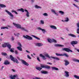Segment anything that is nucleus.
<instances>
[{
  "label": "nucleus",
  "mask_w": 79,
  "mask_h": 79,
  "mask_svg": "<svg viewBox=\"0 0 79 79\" xmlns=\"http://www.w3.org/2000/svg\"><path fill=\"white\" fill-rule=\"evenodd\" d=\"M18 44L19 46V47H22V46L21 45V44L20 43H18Z\"/></svg>",
  "instance_id": "c03bdc74"
},
{
  "label": "nucleus",
  "mask_w": 79,
  "mask_h": 79,
  "mask_svg": "<svg viewBox=\"0 0 79 79\" xmlns=\"http://www.w3.org/2000/svg\"><path fill=\"white\" fill-rule=\"evenodd\" d=\"M2 54L3 56H6L7 55V54L5 52H2Z\"/></svg>",
  "instance_id": "72a5a7b5"
},
{
  "label": "nucleus",
  "mask_w": 79,
  "mask_h": 79,
  "mask_svg": "<svg viewBox=\"0 0 79 79\" xmlns=\"http://www.w3.org/2000/svg\"><path fill=\"white\" fill-rule=\"evenodd\" d=\"M52 42H54V43H56L57 42L54 39H52Z\"/></svg>",
  "instance_id": "c9c22d12"
},
{
  "label": "nucleus",
  "mask_w": 79,
  "mask_h": 79,
  "mask_svg": "<svg viewBox=\"0 0 79 79\" xmlns=\"http://www.w3.org/2000/svg\"><path fill=\"white\" fill-rule=\"evenodd\" d=\"M12 71H13V72H15V70L13 69H11Z\"/></svg>",
  "instance_id": "bf43d9fd"
},
{
  "label": "nucleus",
  "mask_w": 79,
  "mask_h": 79,
  "mask_svg": "<svg viewBox=\"0 0 79 79\" xmlns=\"http://www.w3.org/2000/svg\"><path fill=\"white\" fill-rule=\"evenodd\" d=\"M62 21L63 22H66V21L65 20H62Z\"/></svg>",
  "instance_id": "69168bd1"
},
{
  "label": "nucleus",
  "mask_w": 79,
  "mask_h": 79,
  "mask_svg": "<svg viewBox=\"0 0 79 79\" xmlns=\"http://www.w3.org/2000/svg\"><path fill=\"white\" fill-rule=\"evenodd\" d=\"M27 58H28V59H29L30 60H31V57L29 56V55H27Z\"/></svg>",
  "instance_id": "37998d69"
},
{
  "label": "nucleus",
  "mask_w": 79,
  "mask_h": 79,
  "mask_svg": "<svg viewBox=\"0 0 79 79\" xmlns=\"http://www.w3.org/2000/svg\"><path fill=\"white\" fill-rule=\"evenodd\" d=\"M60 38L61 39H62V40H64V39L63 37H61Z\"/></svg>",
  "instance_id": "680f3d73"
},
{
  "label": "nucleus",
  "mask_w": 79,
  "mask_h": 79,
  "mask_svg": "<svg viewBox=\"0 0 79 79\" xmlns=\"http://www.w3.org/2000/svg\"><path fill=\"white\" fill-rule=\"evenodd\" d=\"M74 77L76 78V79H79V76H77V75H75L74 76Z\"/></svg>",
  "instance_id": "58836bf2"
},
{
  "label": "nucleus",
  "mask_w": 79,
  "mask_h": 79,
  "mask_svg": "<svg viewBox=\"0 0 79 79\" xmlns=\"http://www.w3.org/2000/svg\"><path fill=\"white\" fill-rule=\"evenodd\" d=\"M10 78L11 79H15V77H16V76L14 75L13 77L12 76H10Z\"/></svg>",
  "instance_id": "c85d7f7f"
},
{
  "label": "nucleus",
  "mask_w": 79,
  "mask_h": 79,
  "mask_svg": "<svg viewBox=\"0 0 79 79\" xmlns=\"http://www.w3.org/2000/svg\"><path fill=\"white\" fill-rule=\"evenodd\" d=\"M66 30H67V31H69V30L68 29V28H66Z\"/></svg>",
  "instance_id": "e2e57ef3"
},
{
  "label": "nucleus",
  "mask_w": 79,
  "mask_h": 79,
  "mask_svg": "<svg viewBox=\"0 0 79 79\" xmlns=\"http://www.w3.org/2000/svg\"><path fill=\"white\" fill-rule=\"evenodd\" d=\"M31 36H32V37H33L35 38L36 39H37L38 40H40V38H39L37 37L34 35H31Z\"/></svg>",
  "instance_id": "c756f323"
},
{
  "label": "nucleus",
  "mask_w": 79,
  "mask_h": 79,
  "mask_svg": "<svg viewBox=\"0 0 79 79\" xmlns=\"http://www.w3.org/2000/svg\"><path fill=\"white\" fill-rule=\"evenodd\" d=\"M47 64H50L51 65H52V63L50 62H47Z\"/></svg>",
  "instance_id": "09e8293b"
},
{
  "label": "nucleus",
  "mask_w": 79,
  "mask_h": 79,
  "mask_svg": "<svg viewBox=\"0 0 79 79\" xmlns=\"http://www.w3.org/2000/svg\"><path fill=\"white\" fill-rule=\"evenodd\" d=\"M15 54H18V51L17 50L15 51Z\"/></svg>",
  "instance_id": "3c124183"
},
{
  "label": "nucleus",
  "mask_w": 79,
  "mask_h": 79,
  "mask_svg": "<svg viewBox=\"0 0 79 79\" xmlns=\"http://www.w3.org/2000/svg\"><path fill=\"white\" fill-rule=\"evenodd\" d=\"M56 56H62V54H58L57 53H56Z\"/></svg>",
  "instance_id": "f704fd0d"
},
{
  "label": "nucleus",
  "mask_w": 79,
  "mask_h": 79,
  "mask_svg": "<svg viewBox=\"0 0 79 79\" xmlns=\"http://www.w3.org/2000/svg\"><path fill=\"white\" fill-rule=\"evenodd\" d=\"M18 11H22V12H24V10L23 8H21L20 9H18Z\"/></svg>",
  "instance_id": "393cba45"
},
{
  "label": "nucleus",
  "mask_w": 79,
  "mask_h": 79,
  "mask_svg": "<svg viewBox=\"0 0 79 79\" xmlns=\"http://www.w3.org/2000/svg\"><path fill=\"white\" fill-rule=\"evenodd\" d=\"M12 13H15V10H12L11 11Z\"/></svg>",
  "instance_id": "6e6d98bb"
},
{
  "label": "nucleus",
  "mask_w": 79,
  "mask_h": 79,
  "mask_svg": "<svg viewBox=\"0 0 79 79\" xmlns=\"http://www.w3.org/2000/svg\"><path fill=\"white\" fill-rule=\"evenodd\" d=\"M78 42L76 41H73L71 42V44L72 45H76V44H77Z\"/></svg>",
  "instance_id": "9d476101"
},
{
  "label": "nucleus",
  "mask_w": 79,
  "mask_h": 79,
  "mask_svg": "<svg viewBox=\"0 0 79 79\" xmlns=\"http://www.w3.org/2000/svg\"><path fill=\"white\" fill-rule=\"evenodd\" d=\"M75 2H79V0H74Z\"/></svg>",
  "instance_id": "5fc2aeb1"
},
{
  "label": "nucleus",
  "mask_w": 79,
  "mask_h": 79,
  "mask_svg": "<svg viewBox=\"0 0 79 79\" xmlns=\"http://www.w3.org/2000/svg\"><path fill=\"white\" fill-rule=\"evenodd\" d=\"M26 52L27 53H30V52L27 50H26Z\"/></svg>",
  "instance_id": "864d4df0"
},
{
  "label": "nucleus",
  "mask_w": 79,
  "mask_h": 79,
  "mask_svg": "<svg viewBox=\"0 0 79 79\" xmlns=\"http://www.w3.org/2000/svg\"><path fill=\"white\" fill-rule=\"evenodd\" d=\"M40 57H41V58H42L43 60H46V59H47V58L45 57V56L43 55L42 54H40Z\"/></svg>",
  "instance_id": "2eb2a0df"
},
{
  "label": "nucleus",
  "mask_w": 79,
  "mask_h": 79,
  "mask_svg": "<svg viewBox=\"0 0 79 79\" xmlns=\"http://www.w3.org/2000/svg\"><path fill=\"white\" fill-rule=\"evenodd\" d=\"M52 70H58V68L55 67H52Z\"/></svg>",
  "instance_id": "a211bd4d"
},
{
  "label": "nucleus",
  "mask_w": 79,
  "mask_h": 79,
  "mask_svg": "<svg viewBox=\"0 0 79 79\" xmlns=\"http://www.w3.org/2000/svg\"><path fill=\"white\" fill-rule=\"evenodd\" d=\"M48 42H49V43H52V39H48Z\"/></svg>",
  "instance_id": "2f4dec72"
},
{
  "label": "nucleus",
  "mask_w": 79,
  "mask_h": 79,
  "mask_svg": "<svg viewBox=\"0 0 79 79\" xmlns=\"http://www.w3.org/2000/svg\"><path fill=\"white\" fill-rule=\"evenodd\" d=\"M77 52H79V49H77Z\"/></svg>",
  "instance_id": "774afa93"
},
{
  "label": "nucleus",
  "mask_w": 79,
  "mask_h": 79,
  "mask_svg": "<svg viewBox=\"0 0 79 79\" xmlns=\"http://www.w3.org/2000/svg\"><path fill=\"white\" fill-rule=\"evenodd\" d=\"M25 11H26V12H27H27H28V11H27V10H25Z\"/></svg>",
  "instance_id": "0e129e2a"
},
{
  "label": "nucleus",
  "mask_w": 79,
  "mask_h": 79,
  "mask_svg": "<svg viewBox=\"0 0 79 79\" xmlns=\"http://www.w3.org/2000/svg\"><path fill=\"white\" fill-rule=\"evenodd\" d=\"M55 47H64V45H60L59 44H55Z\"/></svg>",
  "instance_id": "dca6fc26"
},
{
  "label": "nucleus",
  "mask_w": 79,
  "mask_h": 79,
  "mask_svg": "<svg viewBox=\"0 0 79 79\" xmlns=\"http://www.w3.org/2000/svg\"><path fill=\"white\" fill-rule=\"evenodd\" d=\"M73 61H75V62H78L79 63V60L76 59H73Z\"/></svg>",
  "instance_id": "473e14b6"
},
{
  "label": "nucleus",
  "mask_w": 79,
  "mask_h": 79,
  "mask_svg": "<svg viewBox=\"0 0 79 79\" xmlns=\"http://www.w3.org/2000/svg\"><path fill=\"white\" fill-rule=\"evenodd\" d=\"M43 15L44 16H48V15L47 13H44L43 14Z\"/></svg>",
  "instance_id": "a19ab883"
},
{
  "label": "nucleus",
  "mask_w": 79,
  "mask_h": 79,
  "mask_svg": "<svg viewBox=\"0 0 79 79\" xmlns=\"http://www.w3.org/2000/svg\"><path fill=\"white\" fill-rule=\"evenodd\" d=\"M37 60L39 61H40V59H39V57H38L37 58Z\"/></svg>",
  "instance_id": "603ef678"
},
{
  "label": "nucleus",
  "mask_w": 79,
  "mask_h": 79,
  "mask_svg": "<svg viewBox=\"0 0 79 79\" xmlns=\"http://www.w3.org/2000/svg\"><path fill=\"white\" fill-rule=\"evenodd\" d=\"M19 35V33H18L17 34V36H18V35Z\"/></svg>",
  "instance_id": "052dcab7"
},
{
  "label": "nucleus",
  "mask_w": 79,
  "mask_h": 79,
  "mask_svg": "<svg viewBox=\"0 0 79 79\" xmlns=\"http://www.w3.org/2000/svg\"><path fill=\"white\" fill-rule=\"evenodd\" d=\"M3 68H4V66H2V70H3Z\"/></svg>",
  "instance_id": "338daca9"
},
{
  "label": "nucleus",
  "mask_w": 79,
  "mask_h": 79,
  "mask_svg": "<svg viewBox=\"0 0 79 79\" xmlns=\"http://www.w3.org/2000/svg\"><path fill=\"white\" fill-rule=\"evenodd\" d=\"M10 63L9 61H8V60H6L4 61V64L5 65H7V64H9Z\"/></svg>",
  "instance_id": "f8f14e48"
},
{
  "label": "nucleus",
  "mask_w": 79,
  "mask_h": 79,
  "mask_svg": "<svg viewBox=\"0 0 79 79\" xmlns=\"http://www.w3.org/2000/svg\"><path fill=\"white\" fill-rule=\"evenodd\" d=\"M45 56H46V57H47V58H49L55 59V60H60V59L59 58H57L56 57H54L53 56H50L48 55V53H47L45 54Z\"/></svg>",
  "instance_id": "20e7f679"
},
{
  "label": "nucleus",
  "mask_w": 79,
  "mask_h": 79,
  "mask_svg": "<svg viewBox=\"0 0 79 79\" xmlns=\"http://www.w3.org/2000/svg\"><path fill=\"white\" fill-rule=\"evenodd\" d=\"M63 51H66V52H73V51L67 48H63Z\"/></svg>",
  "instance_id": "0eeeda50"
},
{
  "label": "nucleus",
  "mask_w": 79,
  "mask_h": 79,
  "mask_svg": "<svg viewBox=\"0 0 79 79\" xmlns=\"http://www.w3.org/2000/svg\"><path fill=\"white\" fill-rule=\"evenodd\" d=\"M11 40L12 41H13V40H14V37H13V36H12V38H11Z\"/></svg>",
  "instance_id": "49530a36"
},
{
  "label": "nucleus",
  "mask_w": 79,
  "mask_h": 79,
  "mask_svg": "<svg viewBox=\"0 0 79 79\" xmlns=\"http://www.w3.org/2000/svg\"><path fill=\"white\" fill-rule=\"evenodd\" d=\"M13 24L14 25V26H15V27H16L17 28L19 29H20L21 30H23V31H26V32H27V30L25 28L23 27H21V25H19V24H17L15 23H13Z\"/></svg>",
  "instance_id": "f03ea898"
},
{
  "label": "nucleus",
  "mask_w": 79,
  "mask_h": 79,
  "mask_svg": "<svg viewBox=\"0 0 79 79\" xmlns=\"http://www.w3.org/2000/svg\"><path fill=\"white\" fill-rule=\"evenodd\" d=\"M41 73L42 74H48V72L47 71L43 70L41 71Z\"/></svg>",
  "instance_id": "ddd939ff"
},
{
  "label": "nucleus",
  "mask_w": 79,
  "mask_h": 79,
  "mask_svg": "<svg viewBox=\"0 0 79 79\" xmlns=\"http://www.w3.org/2000/svg\"><path fill=\"white\" fill-rule=\"evenodd\" d=\"M59 13H61V15H63L64 14V12L61 10H60L59 11Z\"/></svg>",
  "instance_id": "4c0bfd02"
},
{
  "label": "nucleus",
  "mask_w": 79,
  "mask_h": 79,
  "mask_svg": "<svg viewBox=\"0 0 79 79\" xmlns=\"http://www.w3.org/2000/svg\"><path fill=\"white\" fill-rule=\"evenodd\" d=\"M77 27L79 28V22L77 23Z\"/></svg>",
  "instance_id": "de8ad7c7"
},
{
  "label": "nucleus",
  "mask_w": 79,
  "mask_h": 79,
  "mask_svg": "<svg viewBox=\"0 0 79 79\" xmlns=\"http://www.w3.org/2000/svg\"><path fill=\"white\" fill-rule=\"evenodd\" d=\"M64 61L65 62L64 64L65 66H67L69 64V62L68 60H64Z\"/></svg>",
  "instance_id": "9b49d317"
},
{
  "label": "nucleus",
  "mask_w": 79,
  "mask_h": 79,
  "mask_svg": "<svg viewBox=\"0 0 79 79\" xmlns=\"http://www.w3.org/2000/svg\"><path fill=\"white\" fill-rule=\"evenodd\" d=\"M17 58L20 61H21V62L23 64H24V65H26V66H28V65H29V64H28V63L26 62V61H25L24 60H21V59H20V58H19L18 56L17 57Z\"/></svg>",
  "instance_id": "39448f33"
},
{
  "label": "nucleus",
  "mask_w": 79,
  "mask_h": 79,
  "mask_svg": "<svg viewBox=\"0 0 79 79\" xmlns=\"http://www.w3.org/2000/svg\"><path fill=\"white\" fill-rule=\"evenodd\" d=\"M36 46H38V47H42L43 45V44L42 43H37L36 44Z\"/></svg>",
  "instance_id": "f3484780"
},
{
  "label": "nucleus",
  "mask_w": 79,
  "mask_h": 79,
  "mask_svg": "<svg viewBox=\"0 0 79 79\" xmlns=\"http://www.w3.org/2000/svg\"><path fill=\"white\" fill-rule=\"evenodd\" d=\"M69 36H71V37H76V35L73 34H69Z\"/></svg>",
  "instance_id": "5701e85b"
},
{
  "label": "nucleus",
  "mask_w": 79,
  "mask_h": 79,
  "mask_svg": "<svg viewBox=\"0 0 79 79\" xmlns=\"http://www.w3.org/2000/svg\"><path fill=\"white\" fill-rule=\"evenodd\" d=\"M38 30H40V31H42L43 33V34H45V32H47V31H45V30L43 29H42L40 27H39L38 28Z\"/></svg>",
  "instance_id": "1a4fd4ad"
},
{
  "label": "nucleus",
  "mask_w": 79,
  "mask_h": 79,
  "mask_svg": "<svg viewBox=\"0 0 79 79\" xmlns=\"http://www.w3.org/2000/svg\"><path fill=\"white\" fill-rule=\"evenodd\" d=\"M40 22H41V24H44V21L41 20Z\"/></svg>",
  "instance_id": "79ce46f5"
},
{
  "label": "nucleus",
  "mask_w": 79,
  "mask_h": 79,
  "mask_svg": "<svg viewBox=\"0 0 79 79\" xmlns=\"http://www.w3.org/2000/svg\"><path fill=\"white\" fill-rule=\"evenodd\" d=\"M73 5H74V6H76V7H77V5L74 4H73Z\"/></svg>",
  "instance_id": "13d9d810"
},
{
  "label": "nucleus",
  "mask_w": 79,
  "mask_h": 79,
  "mask_svg": "<svg viewBox=\"0 0 79 79\" xmlns=\"http://www.w3.org/2000/svg\"><path fill=\"white\" fill-rule=\"evenodd\" d=\"M17 48L19 50V51H23V49H22L21 47H18Z\"/></svg>",
  "instance_id": "b1692460"
},
{
  "label": "nucleus",
  "mask_w": 79,
  "mask_h": 79,
  "mask_svg": "<svg viewBox=\"0 0 79 79\" xmlns=\"http://www.w3.org/2000/svg\"><path fill=\"white\" fill-rule=\"evenodd\" d=\"M51 11L52 12V13H53L55 15H56V16H58V14H57L56 12H55V10H54L53 9H52L51 10Z\"/></svg>",
  "instance_id": "6ab92c4d"
},
{
  "label": "nucleus",
  "mask_w": 79,
  "mask_h": 79,
  "mask_svg": "<svg viewBox=\"0 0 79 79\" xmlns=\"http://www.w3.org/2000/svg\"><path fill=\"white\" fill-rule=\"evenodd\" d=\"M8 43H4V44H2V47L3 48H5V47H6V46L7 45V44Z\"/></svg>",
  "instance_id": "aec40b11"
},
{
  "label": "nucleus",
  "mask_w": 79,
  "mask_h": 79,
  "mask_svg": "<svg viewBox=\"0 0 79 79\" xmlns=\"http://www.w3.org/2000/svg\"><path fill=\"white\" fill-rule=\"evenodd\" d=\"M0 6L2 8H5V7H6V6L4 4H0Z\"/></svg>",
  "instance_id": "a878e982"
},
{
  "label": "nucleus",
  "mask_w": 79,
  "mask_h": 79,
  "mask_svg": "<svg viewBox=\"0 0 79 79\" xmlns=\"http://www.w3.org/2000/svg\"><path fill=\"white\" fill-rule=\"evenodd\" d=\"M35 7L36 8H37V9H39V8H40V9L42 8V7L41 6H39L37 5H35Z\"/></svg>",
  "instance_id": "cd10ccee"
},
{
  "label": "nucleus",
  "mask_w": 79,
  "mask_h": 79,
  "mask_svg": "<svg viewBox=\"0 0 79 79\" xmlns=\"http://www.w3.org/2000/svg\"><path fill=\"white\" fill-rule=\"evenodd\" d=\"M13 49H14L13 48L11 49L10 50V52H14L13 50Z\"/></svg>",
  "instance_id": "a18cd8bd"
},
{
  "label": "nucleus",
  "mask_w": 79,
  "mask_h": 79,
  "mask_svg": "<svg viewBox=\"0 0 79 79\" xmlns=\"http://www.w3.org/2000/svg\"><path fill=\"white\" fill-rule=\"evenodd\" d=\"M5 11L6 12V13L9 15L10 16H11V17H12L11 18V19H13V17L14 16L13 15V14H11V12H9V11H8L7 10H6Z\"/></svg>",
  "instance_id": "6e6552de"
},
{
  "label": "nucleus",
  "mask_w": 79,
  "mask_h": 79,
  "mask_svg": "<svg viewBox=\"0 0 79 79\" xmlns=\"http://www.w3.org/2000/svg\"><path fill=\"white\" fill-rule=\"evenodd\" d=\"M65 22H67L69 21V19H68V17H66L65 18Z\"/></svg>",
  "instance_id": "ea45409f"
},
{
  "label": "nucleus",
  "mask_w": 79,
  "mask_h": 79,
  "mask_svg": "<svg viewBox=\"0 0 79 79\" xmlns=\"http://www.w3.org/2000/svg\"><path fill=\"white\" fill-rule=\"evenodd\" d=\"M14 13H15V14H16L17 15H18V13L15 10V11L14 12Z\"/></svg>",
  "instance_id": "4d7b16f0"
},
{
  "label": "nucleus",
  "mask_w": 79,
  "mask_h": 79,
  "mask_svg": "<svg viewBox=\"0 0 79 79\" xmlns=\"http://www.w3.org/2000/svg\"><path fill=\"white\" fill-rule=\"evenodd\" d=\"M65 76L67 77H69V72L67 71H65Z\"/></svg>",
  "instance_id": "4468645a"
},
{
  "label": "nucleus",
  "mask_w": 79,
  "mask_h": 79,
  "mask_svg": "<svg viewBox=\"0 0 79 79\" xmlns=\"http://www.w3.org/2000/svg\"><path fill=\"white\" fill-rule=\"evenodd\" d=\"M26 16L27 17H29V12H27V14H26Z\"/></svg>",
  "instance_id": "e433bc0d"
},
{
  "label": "nucleus",
  "mask_w": 79,
  "mask_h": 79,
  "mask_svg": "<svg viewBox=\"0 0 79 79\" xmlns=\"http://www.w3.org/2000/svg\"><path fill=\"white\" fill-rule=\"evenodd\" d=\"M7 46L9 49H11V46L9 43H7Z\"/></svg>",
  "instance_id": "4be33fe9"
},
{
  "label": "nucleus",
  "mask_w": 79,
  "mask_h": 79,
  "mask_svg": "<svg viewBox=\"0 0 79 79\" xmlns=\"http://www.w3.org/2000/svg\"><path fill=\"white\" fill-rule=\"evenodd\" d=\"M1 29H8L9 28L8 27H1Z\"/></svg>",
  "instance_id": "bb28decb"
},
{
  "label": "nucleus",
  "mask_w": 79,
  "mask_h": 79,
  "mask_svg": "<svg viewBox=\"0 0 79 79\" xmlns=\"http://www.w3.org/2000/svg\"><path fill=\"white\" fill-rule=\"evenodd\" d=\"M40 65V67H36V69L38 70V71H40V70H42V68H45L46 69H50V68H51L50 66L42 64H41Z\"/></svg>",
  "instance_id": "f257e3e1"
},
{
  "label": "nucleus",
  "mask_w": 79,
  "mask_h": 79,
  "mask_svg": "<svg viewBox=\"0 0 79 79\" xmlns=\"http://www.w3.org/2000/svg\"><path fill=\"white\" fill-rule=\"evenodd\" d=\"M10 57L11 61H13L15 62L16 63H17V64H18V63H19V62L18 61V60H17V59H15V58H14V57H13V56L12 55H10Z\"/></svg>",
  "instance_id": "7ed1b4c3"
},
{
  "label": "nucleus",
  "mask_w": 79,
  "mask_h": 79,
  "mask_svg": "<svg viewBox=\"0 0 79 79\" xmlns=\"http://www.w3.org/2000/svg\"><path fill=\"white\" fill-rule=\"evenodd\" d=\"M50 27L52 29H56V27L54 25H51L50 26Z\"/></svg>",
  "instance_id": "412c9836"
},
{
  "label": "nucleus",
  "mask_w": 79,
  "mask_h": 79,
  "mask_svg": "<svg viewBox=\"0 0 79 79\" xmlns=\"http://www.w3.org/2000/svg\"><path fill=\"white\" fill-rule=\"evenodd\" d=\"M65 56L66 57H69V55H68L66 53H64V54H62V56Z\"/></svg>",
  "instance_id": "7c9ffc66"
},
{
  "label": "nucleus",
  "mask_w": 79,
  "mask_h": 79,
  "mask_svg": "<svg viewBox=\"0 0 79 79\" xmlns=\"http://www.w3.org/2000/svg\"><path fill=\"white\" fill-rule=\"evenodd\" d=\"M77 34H79V28H78L77 30Z\"/></svg>",
  "instance_id": "8fccbe9b"
},
{
  "label": "nucleus",
  "mask_w": 79,
  "mask_h": 79,
  "mask_svg": "<svg viewBox=\"0 0 79 79\" xmlns=\"http://www.w3.org/2000/svg\"><path fill=\"white\" fill-rule=\"evenodd\" d=\"M23 37L26 39H28V40H32V38L28 35H26V36L23 35Z\"/></svg>",
  "instance_id": "423d86ee"
}]
</instances>
